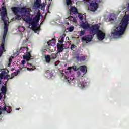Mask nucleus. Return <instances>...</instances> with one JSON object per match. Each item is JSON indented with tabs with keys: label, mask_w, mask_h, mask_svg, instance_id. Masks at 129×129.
<instances>
[{
	"label": "nucleus",
	"mask_w": 129,
	"mask_h": 129,
	"mask_svg": "<svg viewBox=\"0 0 129 129\" xmlns=\"http://www.w3.org/2000/svg\"><path fill=\"white\" fill-rule=\"evenodd\" d=\"M13 70H14V69H12V71H13Z\"/></svg>",
	"instance_id": "obj_59"
},
{
	"label": "nucleus",
	"mask_w": 129,
	"mask_h": 129,
	"mask_svg": "<svg viewBox=\"0 0 129 129\" xmlns=\"http://www.w3.org/2000/svg\"><path fill=\"white\" fill-rule=\"evenodd\" d=\"M2 54H3V52L0 50V57L2 56Z\"/></svg>",
	"instance_id": "obj_47"
},
{
	"label": "nucleus",
	"mask_w": 129,
	"mask_h": 129,
	"mask_svg": "<svg viewBox=\"0 0 129 129\" xmlns=\"http://www.w3.org/2000/svg\"><path fill=\"white\" fill-rule=\"evenodd\" d=\"M29 65H30L31 66H32V64H31V63H30Z\"/></svg>",
	"instance_id": "obj_58"
},
{
	"label": "nucleus",
	"mask_w": 129,
	"mask_h": 129,
	"mask_svg": "<svg viewBox=\"0 0 129 129\" xmlns=\"http://www.w3.org/2000/svg\"><path fill=\"white\" fill-rule=\"evenodd\" d=\"M62 76H64V73H61Z\"/></svg>",
	"instance_id": "obj_50"
},
{
	"label": "nucleus",
	"mask_w": 129,
	"mask_h": 129,
	"mask_svg": "<svg viewBox=\"0 0 129 129\" xmlns=\"http://www.w3.org/2000/svg\"><path fill=\"white\" fill-rule=\"evenodd\" d=\"M2 114V111H0V115Z\"/></svg>",
	"instance_id": "obj_57"
},
{
	"label": "nucleus",
	"mask_w": 129,
	"mask_h": 129,
	"mask_svg": "<svg viewBox=\"0 0 129 129\" xmlns=\"http://www.w3.org/2000/svg\"><path fill=\"white\" fill-rule=\"evenodd\" d=\"M50 56L51 60H54V59H56V58H57V54H56L55 53H52Z\"/></svg>",
	"instance_id": "obj_21"
},
{
	"label": "nucleus",
	"mask_w": 129,
	"mask_h": 129,
	"mask_svg": "<svg viewBox=\"0 0 129 129\" xmlns=\"http://www.w3.org/2000/svg\"><path fill=\"white\" fill-rule=\"evenodd\" d=\"M4 78H6V79H10V78H11V77H10V75H6L5 76V77H4Z\"/></svg>",
	"instance_id": "obj_34"
},
{
	"label": "nucleus",
	"mask_w": 129,
	"mask_h": 129,
	"mask_svg": "<svg viewBox=\"0 0 129 129\" xmlns=\"http://www.w3.org/2000/svg\"><path fill=\"white\" fill-rule=\"evenodd\" d=\"M51 46H52V47H53V45H52Z\"/></svg>",
	"instance_id": "obj_63"
},
{
	"label": "nucleus",
	"mask_w": 129,
	"mask_h": 129,
	"mask_svg": "<svg viewBox=\"0 0 129 129\" xmlns=\"http://www.w3.org/2000/svg\"><path fill=\"white\" fill-rule=\"evenodd\" d=\"M40 21V15H36L33 21L30 23L32 27L31 29H35L38 26V22Z\"/></svg>",
	"instance_id": "obj_4"
},
{
	"label": "nucleus",
	"mask_w": 129,
	"mask_h": 129,
	"mask_svg": "<svg viewBox=\"0 0 129 129\" xmlns=\"http://www.w3.org/2000/svg\"><path fill=\"white\" fill-rule=\"evenodd\" d=\"M113 20H114V19H112V18H111V19H110V20H111V21H113Z\"/></svg>",
	"instance_id": "obj_51"
},
{
	"label": "nucleus",
	"mask_w": 129,
	"mask_h": 129,
	"mask_svg": "<svg viewBox=\"0 0 129 129\" xmlns=\"http://www.w3.org/2000/svg\"><path fill=\"white\" fill-rule=\"evenodd\" d=\"M73 70H74V71H77V70H79V68H77V67H76V66H73Z\"/></svg>",
	"instance_id": "obj_31"
},
{
	"label": "nucleus",
	"mask_w": 129,
	"mask_h": 129,
	"mask_svg": "<svg viewBox=\"0 0 129 129\" xmlns=\"http://www.w3.org/2000/svg\"><path fill=\"white\" fill-rule=\"evenodd\" d=\"M28 42V38L26 39V41H25V42Z\"/></svg>",
	"instance_id": "obj_52"
},
{
	"label": "nucleus",
	"mask_w": 129,
	"mask_h": 129,
	"mask_svg": "<svg viewBox=\"0 0 129 129\" xmlns=\"http://www.w3.org/2000/svg\"><path fill=\"white\" fill-rule=\"evenodd\" d=\"M1 90L3 94H6L7 92V89L6 88V86H2V87L1 89Z\"/></svg>",
	"instance_id": "obj_20"
},
{
	"label": "nucleus",
	"mask_w": 129,
	"mask_h": 129,
	"mask_svg": "<svg viewBox=\"0 0 129 129\" xmlns=\"http://www.w3.org/2000/svg\"><path fill=\"white\" fill-rule=\"evenodd\" d=\"M4 31L3 36V40L1 43V45L0 46V50L2 51V53H4V52H6V50H5V40L6 39V37H7V34H8V24L7 23L4 22Z\"/></svg>",
	"instance_id": "obj_3"
},
{
	"label": "nucleus",
	"mask_w": 129,
	"mask_h": 129,
	"mask_svg": "<svg viewBox=\"0 0 129 129\" xmlns=\"http://www.w3.org/2000/svg\"><path fill=\"white\" fill-rule=\"evenodd\" d=\"M58 42L59 43H61V44L62 43H64V37H61L60 40H59Z\"/></svg>",
	"instance_id": "obj_30"
},
{
	"label": "nucleus",
	"mask_w": 129,
	"mask_h": 129,
	"mask_svg": "<svg viewBox=\"0 0 129 129\" xmlns=\"http://www.w3.org/2000/svg\"><path fill=\"white\" fill-rule=\"evenodd\" d=\"M27 70H29V71H31V68H27Z\"/></svg>",
	"instance_id": "obj_44"
},
{
	"label": "nucleus",
	"mask_w": 129,
	"mask_h": 129,
	"mask_svg": "<svg viewBox=\"0 0 129 129\" xmlns=\"http://www.w3.org/2000/svg\"><path fill=\"white\" fill-rule=\"evenodd\" d=\"M11 64H12V62H9L8 67H11Z\"/></svg>",
	"instance_id": "obj_42"
},
{
	"label": "nucleus",
	"mask_w": 129,
	"mask_h": 129,
	"mask_svg": "<svg viewBox=\"0 0 129 129\" xmlns=\"http://www.w3.org/2000/svg\"><path fill=\"white\" fill-rule=\"evenodd\" d=\"M79 70L83 73V74H86L87 72V68L86 66H81L79 68Z\"/></svg>",
	"instance_id": "obj_10"
},
{
	"label": "nucleus",
	"mask_w": 129,
	"mask_h": 129,
	"mask_svg": "<svg viewBox=\"0 0 129 129\" xmlns=\"http://www.w3.org/2000/svg\"><path fill=\"white\" fill-rule=\"evenodd\" d=\"M21 63H22V65L24 66V65H25V63H26V61L25 60H22Z\"/></svg>",
	"instance_id": "obj_39"
},
{
	"label": "nucleus",
	"mask_w": 129,
	"mask_h": 129,
	"mask_svg": "<svg viewBox=\"0 0 129 129\" xmlns=\"http://www.w3.org/2000/svg\"><path fill=\"white\" fill-rule=\"evenodd\" d=\"M127 11H126V14L128 15L124 16L121 21V24L118 26H115L114 30L112 32V36L113 37H120V36L124 34L125 30H126V27L128 25L129 21V3L128 4V7L127 8Z\"/></svg>",
	"instance_id": "obj_2"
},
{
	"label": "nucleus",
	"mask_w": 129,
	"mask_h": 129,
	"mask_svg": "<svg viewBox=\"0 0 129 129\" xmlns=\"http://www.w3.org/2000/svg\"><path fill=\"white\" fill-rule=\"evenodd\" d=\"M83 1L84 2H89V0H83Z\"/></svg>",
	"instance_id": "obj_46"
},
{
	"label": "nucleus",
	"mask_w": 129,
	"mask_h": 129,
	"mask_svg": "<svg viewBox=\"0 0 129 129\" xmlns=\"http://www.w3.org/2000/svg\"><path fill=\"white\" fill-rule=\"evenodd\" d=\"M40 2H41V0H36L35 3H37L38 4H40Z\"/></svg>",
	"instance_id": "obj_41"
},
{
	"label": "nucleus",
	"mask_w": 129,
	"mask_h": 129,
	"mask_svg": "<svg viewBox=\"0 0 129 129\" xmlns=\"http://www.w3.org/2000/svg\"><path fill=\"white\" fill-rule=\"evenodd\" d=\"M43 6H44V7H45V5L44 4H43Z\"/></svg>",
	"instance_id": "obj_60"
},
{
	"label": "nucleus",
	"mask_w": 129,
	"mask_h": 129,
	"mask_svg": "<svg viewBox=\"0 0 129 129\" xmlns=\"http://www.w3.org/2000/svg\"><path fill=\"white\" fill-rule=\"evenodd\" d=\"M73 19V16H70L68 17V19L69 20V21H70V22H72V20Z\"/></svg>",
	"instance_id": "obj_32"
},
{
	"label": "nucleus",
	"mask_w": 129,
	"mask_h": 129,
	"mask_svg": "<svg viewBox=\"0 0 129 129\" xmlns=\"http://www.w3.org/2000/svg\"><path fill=\"white\" fill-rule=\"evenodd\" d=\"M52 44H54V45H55V44H54V43H52Z\"/></svg>",
	"instance_id": "obj_61"
},
{
	"label": "nucleus",
	"mask_w": 129,
	"mask_h": 129,
	"mask_svg": "<svg viewBox=\"0 0 129 129\" xmlns=\"http://www.w3.org/2000/svg\"><path fill=\"white\" fill-rule=\"evenodd\" d=\"M2 98V95H1V94H0V99Z\"/></svg>",
	"instance_id": "obj_56"
},
{
	"label": "nucleus",
	"mask_w": 129,
	"mask_h": 129,
	"mask_svg": "<svg viewBox=\"0 0 129 129\" xmlns=\"http://www.w3.org/2000/svg\"><path fill=\"white\" fill-rule=\"evenodd\" d=\"M78 18H79V20H80L81 21L83 20V15H82V14H79Z\"/></svg>",
	"instance_id": "obj_25"
},
{
	"label": "nucleus",
	"mask_w": 129,
	"mask_h": 129,
	"mask_svg": "<svg viewBox=\"0 0 129 129\" xmlns=\"http://www.w3.org/2000/svg\"><path fill=\"white\" fill-rule=\"evenodd\" d=\"M77 75H78V77H82L83 76V75H81V73L80 71L77 72Z\"/></svg>",
	"instance_id": "obj_27"
},
{
	"label": "nucleus",
	"mask_w": 129,
	"mask_h": 129,
	"mask_svg": "<svg viewBox=\"0 0 129 129\" xmlns=\"http://www.w3.org/2000/svg\"><path fill=\"white\" fill-rule=\"evenodd\" d=\"M73 30H74V27H70L69 28V32H73Z\"/></svg>",
	"instance_id": "obj_29"
},
{
	"label": "nucleus",
	"mask_w": 129,
	"mask_h": 129,
	"mask_svg": "<svg viewBox=\"0 0 129 129\" xmlns=\"http://www.w3.org/2000/svg\"><path fill=\"white\" fill-rule=\"evenodd\" d=\"M9 63H12V59L10 58V59H9Z\"/></svg>",
	"instance_id": "obj_43"
},
{
	"label": "nucleus",
	"mask_w": 129,
	"mask_h": 129,
	"mask_svg": "<svg viewBox=\"0 0 129 129\" xmlns=\"http://www.w3.org/2000/svg\"><path fill=\"white\" fill-rule=\"evenodd\" d=\"M85 34V31H81L80 33V36H84Z\"/></svg>",
	"instance_id": "obj_28"
},
{
	"label": "nucleus",
	"mask_w": 129,
	"mask_h": 129,
	"mask_svg": "<svg viewBox=\"0 0 129 129\" xmlns=\"http://www.w3.org/2000/svg\"><path fill=\"white\" fill-rule=\"evenodd\" d=\"M12 11L13 12L14 15H15V19L16 20H20L21 16L18 14V13L21 14V18L23 21L28 23L32 21V18L30 17L29 15L31 13V9L27 6H24L23 7H14L11 8Z\"/></svg>",
	"instance_id": "obj_1"
},
{
	"label": "nucleus",
	"mask_w": 129,
	"mask_h": 129,
	"mask_svg": "<svg viewBox=\"0 0 129 129\" xmlns=\"http://www.w3.org/2000/svg\"><path fill=\"white\" fill-rule=\"evenodd\" d=\"M69 69H70V68H69Z\"/></svg>",
	"instance_id": "obj_62"
},
{
	"label": "nucleus",
	"mask_w": 129,
	"mask_h": 129,
	"mask_svg": "<svg viewBox=\"0 0 129 129\" xmlns=\"http://www.w3.org/2000/svg\"><path fill=\"white\" fill-rule=\"evenodd\" d=\"M75 47H76V46H75V45L72 44V45L71 46V50H73L74 49H75Z\"/></svg>",
	"instance_id": "obj_33"
},
{
	"label": "nucleus",
	"mask_w": 129,
	"mask_h": 129,
	"mask_svg": "<svg viewBox=\"0 0 129 129\" xmlns=\"http://www.w3.org/2000/svg\"><path fill=\"white\" fill-rule=\"evenodd\" d=\"M46 53V51H45V50H43V53L44 54V53Z\"/></svg>",
	"instance_id": "obj_48"
},
{
	"label": "nucleus",
	"mask_w": 129,
	"mask_h": 129,
	"mask_svg": "<svg viewBox=\"0 0 129 129\" xmlns=\"http://www.w3.org/2000/svg\"><path fill=\"white\" fill-rule=\"evenodd\" d=\"M51 60L52 59L50 55H45V61L48 64L51 62Z\"/></svg>",
	"instance_id": "obj_18"
},
{
	"label": "nucleus",
	"mask_w": 129,
	"mask_h": 129,
	"mask_svg": "<svg viewBox=\"0 0 129 129\" xmlns=\"http://www.w3.org/2000/svg\"><path fill=\"white\" fill-rule=\"evenodd\" d=\"M1 74H2V75H3L5 76V75H6V74H7V73L6 72V71H2V72H1Z\"/></svg>",
	"instance_id": "obj_37"
},
{
	"label": "nucleus",
	"mask_w": 129,
	"mask_h": 129,
	"mask_svg": "<svg viewBox=\"0 0 129 129\" xmlns=\"http://www.w3.org/2000/svg\"><path fill=\"white\" fill-rule=\"evenodd\" d=\"M2 10H3V12H6L7 13V9L5 7H3Z\"/></svg>",
	"instance_id": "obj_36"
},
{
	"label": "nucleus",
	"mask_w": 129,
	"mask_h": 129,
	"mask_svg": "<svg viewBox=\"0 0 129 129\" xmlns=\"http://www.w3.org/2000/svg\"><path fill=\"white\" fill-rule=\"evenodd\" d=\"M26 68H27V67H23L21 69H26Z\"/></svg>",
	"instance_id": "obj_45"
},
{
	"label": "nucleus",
	"mask_w": 129,
	"mask_h": 129,
	"mask_svg": "<svg viewBox=\"0 0 129 129\" xmlns=\"http://www.w3.org/2000/svg\"><path fill=\"white\" fill-rule=\"evenodd\" d=\"M50 76H51L52 77V76H53V74H50Z\"/></svg>",
	"instance_id": "obj_49"
},
{
	"label": "nucleus",
	"mask_w": 129,
	"mask_h": 129,
	"mask_svg": "<svg viewBox=\"0 0 129 129\" xmlns=\"http://www.w3.org/2000/svg\"><path fill=\"white\" fill-rule=\"evenodd\" d=\"M47 44L49 46V50H51V46H53V44H52V41H50L47 42Z\"/></svg>",
	"instance_id": "obj_23"
},
{
	"label": "nucleus",
	"mask_w": 129,
	"mask_h": 129,
	"mask_svg": "<svg viewBox=\"0 0 129 129\" xmlns=\"http://www.w3.org/2000/svg\"><path fill=\"white\" fill-rule=\"evenodd\" d=\"M66 4L67 6H70L72 4V1L71 0H66Z\"/></svg>",
	"instance_id": "obj_24"
},
{
	"label": "nucleus",
	"mask_w": 129,
	"mask_h": 129,
	"mask_svg": "<svg viewBox=\"0 0 129 129\" xmlns=\"http://www.w3.org/2000/svg\"><path fill=\"white\" fill-rule=\"evenodd\" d=\"M93 38L91 35H85L82 38V41H83V42H86L87 43H89V42L92 41Z\"/></svg>",
	"instance_id": "obj_7"
},
{
	"label": "nucleus",
	"mask_w": 129,
	"mask_h": 129,
	"mask_svg": "<svg viewBox=\"0 0 129 129\" xmlns=\"http://www.w3.org/2000/svg\"><path fill=\"white\" fill-rule=\"evenodd\" d=\"M72 13H73V14H74V15H77V14H78V11H77V9L74 6H72L71 7V10H70L71 15Z\"/></svg>",
	"instance_id": "obj_14"
},
{
	"label": "nucleus",
	"mask_w": 129,
	"mask_h": 129,
	"mask_svg": "<svg viewBox=\"0 0 129 129\" xmlns=\"http://www.w3.org/2000/svg\"><path fill=\"white\" fill-rule=\"evenodd\" d=\"M34 7L35 8H40V7H41V4H40V3H38L37 2H35V3H34Z\"/></svg>",
	"instance_id": "obj_22"
},
{
	"label": "nucleus",
	"mask_w": 129,
	"mask_h": 129,
	"mask_svg": "<svg viewBox=\"0 0 129 129\" xmlns=\"http://www.w3.org/2000/svg\"><path fill=\"white\" fill-rule=\"evenodd\" d=\"M76 59L78 61V62H82L86 60V57L82 54L80 56L79 55L76 56Z\"/></svg>",
	"instance_id": "obj_12"
},
{
	"label": "nucleus",
	"mask_w": 129,
	"mask_h": 129,
	"mask_svg": "<svg viewBox=\"0 0 129 129\" xmlns=\"http://www.w3.org/2000/svg\"><path fill=\"white\" fill-rule=\"evenodd\" d=\"M64 77L65 78V79H67V80L68 82H69V83H70V80H68V79L69 78L67 77L66 76H64Z\"/></svg>",
	"instance_id": "obj_35"
},
{
	"label": "nucleus",
	"mask_w": 129,
	"mask_h": 129,
	"mask_svg": "<svg viewBox=\"0 0 129 129\" xmlns=\"http://www.w3.org/2000/svg\"><path fill=\"white\" fill-rule=\"evenodd\" d=\"M14 73L11 74V77L10 78V79H13L15 76H17V75L20 73V70H17L15 71Z\"/></svg>",
	"instance_id": "obj_16"
},
{
	"label": "nucleus",
	"mask_w": 129,
	"mask_h": 129,
	"mask_svg": "<svg viewBox=\"0 0 129 129\" xmlns=\"http://www.w3.org/2000/svg\"><path fill=\"white\" fill-rule=\"evenodd\" d=\"M41 29V27L40 26L39 27H36L35 28H32V30L35 32V33H39L40 29Z\"/></svg>",
	"instance_id": "obj_19"
},
{
	"label": "nucleus",
	"mask_w": 129,
	"mask_h": 129,
	"mask_svg": "<svg viewBox=\"0 0 129 129\" xmlns=\"http://www.w3.org/2000/svg\"><path fill=\"white\" fill-rule=\"evenodd\" d=\"M72 22H73L74 23H76V22H77V17H73V20H72Z\"/></svg>",
	"instance_id": "obj_26"
},
{
	"label": "nucleus",
	"mask_w": 129,
	"mask_h": 129,
	"mask_svg": "<svg viewBox=\"0 0 129 129\" xmlns=\"http://www.w3.org/2000/svg\"><path fill=\"white\" fill-rule=\"evenodd\" d=\"M98 8V4L96 2H91L89 7V10L92 12H95Z\"/></svg>",
	"instance_id": "obj_6"
},
{
	"label": "nucleus",
	"mask_w": 129,
	"mask_h": 129,
	"mask_svg": "<svg viewBox=\"0 0 129 129\" xmlns=\"http://www.w3.org/2000/svg\"><path fill=\"white\" fill-rule=\"evenodd\" d=\"M32 56L30 52H26L25 55H23V58L24 60H26L27 62H29L30 60H32Z\"/></svg>",
	"instance_id": "obj_9"
},
{
	"label": "nucleus",
	"mask_w": 129,
	"mask_h": 129,
	"mask_svg": "<svg viewBox=\"0 0 129 129\" xmlns=\"http://www.w3.org/2000/svg\"><path fill=\"white\" fill-rule=\"evenodd\" d=\"M89 30L90 33L92 34V35H96L98 31L100 30H99V26H97V25H92L90 27Z\"/></svg>",
	"instance_id": "obj_5"
},
{
	"label": "nucleus",
	"mask_w": 129,
	"mask_h": 129,
	"mask_svg": "<svg viewBox=\"0 0 129 129\" xmlns=\"http://www.w3.org/2000/svg\"><path fill=\"white\" fill-rule=\"evenodd\" d=\"M81 27L83 29H84V30H87V29L89 28V24H88V22H86V23L84 22L81 24Z\"/></svg>",
	"instance_id": "obj_15"
},
{
	"label": "nucleus",
	"mask_w": 129,
	"mask_h": 129,
	"mask_svg": "<svg viewBox=\"0 0 129 129\" xmlns=\"http://www.w3.org/2000/svg\"><path fill=\"white\" fill-rule=\"evenodd\" d=\"M35 69H36L35 67H33L32 68H30L31 71H33L35 70Z\"/></svg>",
	"instance_id": "obj_40"
},
{
	"label": "nucleus",
	"mask_w": 129,
	"mask_h": 129,
	"mask_svg": "<svg viewBox=\"0 0 129 129\" xmlns=\"http://www.w3.org/2000/svg\"><path fill=\"white\" fill-rule=\"evenodd\" d=\"M16 110H19V108H16Z\"/></svg>",
	"instance_id": "obj_55"
},
{
	"label": "nucleus",
	"mask_w": 129,
	"mask_h": 129,
	"mask_svg": "<svg viewBox=\"0 0 129 129\" xmlns=\"http://www.w3.org/2000/svg\"><path fill=\"white\" fill-rule=\"evenodd\" d=\"M4 77H5V76L3 75H2V73H1V74H0V78H1V79H3V78H4Z\"/></svg>",
	"instance_id": "obj_38"
},
{
	"label": "nucleus",
	"mask_w": 129,
	"mask_h": 129,
	"mask_svg": "<svg viewBox=\"0 0 129 129\" xmlns=\"http://www.w3.org/2000/svg\"><path fill=\"white\" fill-rule=\"evenodd\" d=\"M1 16L2 20L5 21V20H6V17L7 16V12L6 11L1 12Z\"/></svg>",
	"instance_id": "obj_17"
},
{
	"label": "nucleus",
	"mask_w": 129,
	"mask_h": 129,
	"mask_svg": "<svg viewBox=\"0 0 129 129\" xmlns=\"http://www.w3.org/2000/svg\"><path fill=\"white\" fill-rule=\"evenodd\" d=\"M1 111H7V112H8V113H10V112H11V111H12V109L9 107V106H7L6 105H4L3 106V109L2 108V109H1Z\"/></svg>",
	"instance_id": "obj_13"
},
{
	"label": "nucleus",
	"mask_w": 129,
	"mask_h": 129,
	"mask_svg": "<svg viewBox=\"0 0 129 129\" xmlns=\"http://www.w3.org/2000/svg\"><path fill=\"white\" fill-rule=\"evenodd\" d=\"M50 5H51V4H49L48 8H50Z\"/></svg>",
	"instance_id": "obj_54"
},
{
	"label": "nucleus",
	"mask_w": 129,
	"mask_h": 129,
	"mask_svg": "<svg viewBox=\"0 0 129 129\" xmlns=\"http://www.w3.org/2000/svg\"><path fill=\"white\" fill-rule=\"evenodd\" d=\"M98 40L102 41L105 38V33H103L101 30H100L96 34Z\"/></svg>",
	"instance_id": "obj_8"
},
{
	"label": "nucleus",
	"mask_w": 129,
	"mask_h": 129,
	"mask_svg": "<svg viewBox=\"0 0 129 129\" xmlns=\"http://www.w3.org/2000/svg\"><path fill=\"white\" fill-rule=\"evenodd\" d=\"M38 14H39V15H40L41 14V12H38Z\"/></svg>",
	"instance_id": "obj_53"
},
{
	"label": "nucleus",
	"mask_w": 129,
	"mask_h": 129,
	"mask_svg": "<svg viewBox=\"0 0 129 129\" xmlns=\"http://www.w3.org/2000/svg\"><path fill=\"white\" fill-rule=\"evenodd\" d=\"M57 48L58 53H62V52H63V50H64V44L57 43Z\"/></svg>",
	"instance_id": "obj_11"
}]
</instances>
